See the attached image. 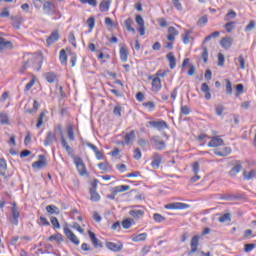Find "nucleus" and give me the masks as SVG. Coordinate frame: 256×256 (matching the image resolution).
Segmentation results:
<instances>
[{"instance_id":"1","label":"nucleus","mask_w":256,"mask_h":256,"mask_svg":"<svg viewBox=\"0 0 256 256\" xmlns=\"http://www.w3.org/2000/svg\"><path fill=\"white\" fill-rule=\"evenodd\" d=\"M43 66V54L39 52L28 53L23 56V62L19 68L20 73H25L27 69H33V71H41Z\"/></svg>"},{"instance_id":"2","label":"nucleus","mask_w":256,"mask_h":256,"mask_svg":"<svg viewBox=\"0 0 256 256\" xmlns=\"http://www.w3.org/2000/svg\"><path fill=\"white\" fill-rule=\"evenodd\" d=\"M54 131H58L60 134V142L62 147L65 149L68 155H73V148L69 146V143L67 142V139L65 138V135H63V126L61 124H58L55 128Z\"/></svg>"},{"instance_id":"3","label":"nucleus","mask_w":256,"mask_h":256,"mask_svg":"<svg viewBox=\"0 0 256 256\" xmlns=\"http://www.w3.org/2000/svg\"><path fill=\"white\" fill-rule=\"evenodd\" d=\"M74 165H76V169L81 177H85L87 175V166H85V162L79 156L73 157Z\"/></svg>"},{"instance_id":"4","label":"nucleus","mask_w":256,"mask_h":256,"mask_svg":"<svg viewBox=\"0 0 256 256\" xmlns=\"http://www.w3.org/2000/svg\"><path fill=\"white\" fill-rule=\"evenodd\" d=\"M148 80L151 82V91L152 93H159L161 89H163V84L161 83V78H157L156 76L150 75L148 76Z\"/></svg>"},{"instance_id":"5","label":"nucleus","mask_w":256,"mask_h":256,"mask_svg":"<svg viewBox=\"0 0 256 256\" xmlns=\"http://www.w3.org/2000/svg\"><path fill=\"white\" fill-rule=\"evenodd\" d=\"M164 208L170 211H183L185 209H189V204L182 203V202H173V203L166 204Z\"/></svg>"},{"instance_id":"6","label":"nucleus","mask_w":256,"mask_h":256,"mask_svg":"<svg viewBox=\"0 0 256 256\" xmlns=\"http://www.w3.org/2000/svg\"><path fill=\"white\" fill-rule=\"evenodd\" d=\"M11 213H12V225H19V218L21 217V212H19V207L17 206V203H12L11 207Z\"/></svg>"},{"instance_id":"7","label":"nucleus","mask_w":256,"mask_h":256,"mask_svg":"<svg viewBox=\"0 0 256 256\" xmlns=\"http://www.w3.org/2000/svg\"><path fill=\"white\" fill-rule=\"evenodd\" d=\"M64 235L67 237V239H69L71 243H73V245L78 246L81 243L77 235H75V233H73L69 227H64Z\"/></svg>"},{"instance_id":"8","label":"nucleus","mask_w":256,"mask_h":256,"mask_svg":"<svg viewBox=\"0 0 256 256\" xmlns=\"http://www.w3.org/2000/svg\"><path fill=\"white\" fill-rule=\"evenodd\" d=\"M106 249H109L113 253H119V251H123V242H106Z\"/></svg>"},{"instance_id":"9","label":"nucleus","mask_w":256,"mask_h":256,"mask_svg":"<svg viewBox=\"0 0 256 256\" xmlns=\"http://www.w3.org/2000/svg\"><path fill=\"white\" fill-rule=\"evenodd\" d=\"M60 39H61V34L59 33V30H55L46 39V43L48 46H51V45L57 43V41H59Z\"/></svg>"},{"instance_id":"10","label":"nucleus","mask_w":256,"mask_h":256,"mask_svg":"<svg viewBox=\"0 0 256 256\" xmlns=\"http://www.w3.org/2000/svg\"><path fill=\"white\" fill-rule=\"evenodd\" d=\"M199 239H201V237L199 235H195L192 237V239L190 241L191 249L188 252V255H193V253H197V249L199 247Z\"/></svg>"},{"instance_id":"11","label":"nucleus","mask_w":256,"mask_h":256,"mask_svg":"<svg viewBox=\"0 0 256 256\" xmlns=\"http://www.w3.org/2000/svg\"><path fill=\"white\" fill-rule=\"evenodd\" d=\"M177 37H179V30L173 26L168 27L166 36L167 41H175Z\"/></svg>"},{"instance_id":"12","label":"nucleus","mask_w":256,"mask_h":256,"mask_svg":"<svg viewBox=\"0 0 256 256\" xmlns=\"http://www.w3.org/2000/svg\"><path fill=\"white\" fill-rule=\"evenodd\" d=\"M86 145H87V147L92 149V151H94L95 157L98 161H103V159L105 157L103 154V151L99 150V148H97V146H95V144H92L91 142H87Z\"/></svg>"},{"instance_id":"13","label":"nucleus","mask_w":256,"mask_h":256,"mask_svg":"<svg viewBox=\"0 0 256 256\" xmlns=\"http://www.w3.org/2000/svg\"><path fill=\"white\" fill-rule=\"evenodd\" d=\"M233 46V37L231 36H226L221 38L220 40V47H222V49H231V47Z\"/></svg>"},{"instance_id":"14","label":"nucleus","mask_w":256,"mask_h":256,"mask_svg":"<svg viewBox=\"0 0 256 256\" xmlns=\"http://www.w3.org/2000/svg\"><path fill=\"white\" fill-rule=\"evenodd\" d=\"M210 143H208V147H221L225 145V141L221 139V136L210 137Z\"/></svg>"},{"instance_id":"15","label":"nucleus","mask_w":256,"mask_h":256,"mask_svg":"<svg viewBox=\"0 0 256 256\" xmlns=\"http://www.w3.org/2000/svg\"><path fill=\"white\" fill-rule=\"evenodd\" d=\"M162 161H163V158L160 156V154L155 152L152 156V162H151L152 169H159V167H161Z\"/></svg>"},{"instance_id":"16","label":"nucleus","mask_w":256,"mask_h":256,"mask_svg":"<svg viewBox=\"0 0 256 256\" xmlns=\"http://www.w3.org/2000/svg\"><path fill=\"white\" fill-rule=\"evenodd\" d=\"M149 125L151 127H154L155 129H158V131H163V129H167L169 125H167V122L164 120H158V121H150Z\"/></svg>"},{"instance_id":"17","label":"nucleus","mask_w":256,"mask_h":256,"mask_svg":"<svg viewBox=\"0 0 256 256\" xmlns=\"http://www.w3.org/2000/svg\"><path fill=\"white\" fill-rule=\"evenodd\" d=\"M135 21L137 25L139 26L138 31L141 36L145 35V20H143V17L141 15H136Z\"/></svg>"},{"instance_id":"18","label":"nucleus","mask_w":256,"mask_h":256,"mask_svg":"<svg viewBox=\"0 0 256 256\" xmlns=\"http://www.w3.org/2000/svg\"><path fill=\"white\" fill-rule=\"evenodd\" d=\"M201 92L204 95V98L206 99V101H211V87H209V84L207 83H202L201 84Z\"/></svg>"},{"instance_id":"19","label":"nucleus","mask_w":256,"mask_h":256,"mask_svg":"<svg viewBox=\"0 0 256 256\" xmlns=\"http://www.w3.org/2000/svg\"><path fill=\"white\" fill-rule=\"evenodd\" d=\"M39 157L40 159L38 161L32 163L33 169H43L44 167H47V160H45V156L40 155Z\"/></svg>"},{"instance_id":"20","label":"nucleus","mask_w":256,"mask_h":256,"mask_svg":"<svg viewBox=\"0 0 256 256\" xmlns=\"http://www.w3.org/2000/svg\"><path fill=\"white\" fill-rule=\"evenodd\" d=\"M241 169H243V165L241 164V161H236V164L229 171L230 177H237V175L241 173Z\"/></svg>"},{"instance_id":"21","label":"nucleus","mask_w":256,"mask_h":256,"mask_svg":"<svg viewBox=\"0 0 256 256\" xmlns=\"http://www.w3.org/2000/svg\"><path fill=\"white\" fill-rule=\"evenodd\" d=\"M66 133L69 141H75V124L73 123L67 124Z\"/></svg>"},{"instance_id":"22","label":"nucleus","mask_w":256,"mask_h":256,"mask_svg":"<svg viewBox=\"0 0 256 256\" xmlns=\"http://www.w3.org/2000/svg\"><path fill=\"white\" fill-rule=\"evenodd\" d=\"M151 141L154 142L156 151H163L167 148L165 141H159L157 136L152 137Z\"/></svg>"},{"instance_id":"23","label":"nucleus","mask_w":256,"mask_h":256,"mask_svg":"<svg viewBox=\"0 0 256 256\" xmlns=\"http://www.w3.org/2000/svg\"><path fill=\"white\" fill-rule=\"evenodd\" d=\"M54 141H57V136L52 131L48 132L46 134V138L44 140V146L49 147L51 143H54Z\"/></svg>"},{"instance_id":"24","label":"nucleus","mask_w":256,"mask_h":256,"mask_svg":"<svg viewBox=\"0 0 256 256\" xmlns=\"http://www.w3.org/2000/svg\"><path fill=\"white\" fill-rule=\"evenodd\" d=\"M125 145H131L135 141V130L126 133L123 136Z\"/></svg>"},{"instance_id":"25","label":"nucleus","mask_w":256,"mask_h":256,"mask_svg":"<svg viewBox=\"0 0 256 256\" xmlns=\"http://www.w3.org/2000/svg\"><path fill=\"white\" fill-rule=\"evenodd\" d=\"M166 59L169 62L170 69H175L177 67V58H175V54L170 52L166 55Z\"/></svg>"},{"instance_id":"26","label":"nucleus","mask_w":256,"mask_h":256,"mask_svg":"<svg viewBox=\"0 0 256 256\" xmlns=\"http://www.w3.org/2000/svg\"><path fill=\"white\" fill-rule=\"evenodd\" d=\"M129 189H131V186H129V185L115 186L112 189V195H118V193H125V191H129Z\"/></svg>"},{"instance_id":"27","label":"nucleus","mask_w":256,"mask_h":256,"mask_svg":"<svg viewBox=\"0 0 256 256\" xmlns=\"http://www.w3.org/2000/svg\"><path fill=\"white\" fill-rule=\"evenodd\" d=\"M193 33V30H185L184 34L182 35V41L184 45H189L191 41H193V37H191V34Z\"/></svg>"},{"instance_id":"28","label":"nucleus","mask_w":256,"mask_h":256,"mask_svg":"<svg viewBox=\"0 0 256 256\" xmlns=\"http://www.w3.org/2000/svg\"><path fill=\"white\" fill-rule=\"evenodd\" d=\"M111 1L112 0H102V2L99 5V10L101 13H107L109 9L111 8Z\"/></svg>"},{"instance_id":"29","label":"nucleus","mask_w":256,"mask_h":256,"mask_svg":"<svg viewBox=\"0 0 256 256\" xmlns=\"http://www.w3.org/2000/svg\"><path fill=\"white\" fill-rule=\"evenodd\" d=\"M120 59L122 63H127L129 59V50L126 47L120 48Z\"/></svg>"},{"instance_id":"30","label":"nucleus","mask_w":256,"mask_h":256,"mask_svg":"<svg viewBox=\"0 0 256 256\" xmlns=\"http://www.w3.org/2000/svg\"><path fill=\"white\" fill-rule=\"evenodd\" d=\"M13 43L11 41L5 40V38L0 37V50L3 51V49H12Z\"/></svg>"},{"instance_id":"31","label":"nucleus","mask_w":256,"mask_h":256,"mask_svg":"<svg viewBox=\"0 0 256 256\" xmlns=\"http://www.w3.org/2000/svg\"><path fill=\"white\" fill-rule=\"evenodd\" d=\"M215 155H218V157H227V155H231V148L224 147L221 150H216Z\"/></svg>"},{"instance_id":"32","label":"nucleus","mask_w":256,"mask_h":256,"mask_svg":"<svg viewBox=\"0 0 256 256\" xmlns=\"http://www.w3.org/2000/svg\"><path fill=\"white\" fill-rule=\"evenodd\" d=\"M129 215L134 219H141L145 216V210H130Z\"/></svg>"},{"instance_id":"33","label":"nucleus","mask_w":256,"mask_h":256,"mask_svg":"<svg viewBox=\"0 0 256 256\" xmlns=\"http://www.w3.org/2000/svg\"><path fill=\"white\" fill-rule=\"evenodd\" d=\"M256 176V171L255 170H244L243 172V179L245 181H251V179H254V177Z\"/></svg>"},{"instance_id":"34","label":"nucleus","mask_w":256,"mask_h":256,"mask_svg":"<svg viewBox=\"0 0 256 256\" xmlns=\"http://www.w3.org/2000/svg\"><path fill=\"white\" fill-rule=\"evenodd\" d=\"M48 241H50V242L55 241L59 245V244L63 243V235L61 233L51 235L50 237H48Z\"/></svg>"},{"instance_id":"35","label":"nucleus","mask_w":256,"mask_h":256,"mask_svg":"<svg viewBox=\"0 0 256 256\" xmlns=\"http://www.w3.org/2000/svg\"><path fill=\"white\" fill-rule=\"evenodd\" d=\"M88 235L94 247H101V242L99 241V239H97V236L95 235V233L88 231Z\"/></svg>"},{"instance_id":"36","label":"nucleus","mask_w":256,"mask_h":256,"mask_svg":"<svg viewBox=\"0 0 256 256\" xmlns=\"http://www.w3.org/2000/svg\"><path fill=\"white\" fill-rule=\"evenodd\" d=\"M0 175H2V177L7 175V161L3 158H0Z\"/></svg>"},{"instance_id":"37","label":"nucleus","mask_w":256,"mask_h":256,"mask_svg":"<svg viewBox=\"0 0 256 256\" xmlns=\"http://www.w3.org/2000/svg\"><path fill=\"white\" fill-rule=\"evenodd\" d=\"M89 193H90V201H93L94 203L101 201V195H99L97 190H89Z\"/></svg>"},{"instance_id":"38","label":"nucleus","mask_w":256,"mask_h":256,"mask_svg":"<svg viewBox=\"0 0 256 256\" xmlns=\"http://www.w3.org/2000/svg\"><path fill=\"white\" fill-rule=\"evenodd\" d=\"M98 169H100V171H103L104 173H107L109 171H111V164H109V162H102L98 164Z\"/></svg>"},{"instance_id":"39","label":"nucleus","mask_w":256,"mask_h":256,"mask_svg":"<svg viewBox=\"0 0 256 256\" xmlns=\"http://www.w3.org/2000/svg\"><path fill=\"white\" fill-rule=\"evenodd\" d=\"M46 211L50 215H59L60 211L59 208L55 205H48L46 206Z\"/></svg>"},{"instance_id":"40","label":"nucleus","mask_w":256,"mask_h":256,"mask_svg":"<svg viewBox=\"0 0 256 256\" xmlns=\"http://www.w3.org/2000/svg\"><path fill=\"white\" fill-rule=\"evenodd\" d=\"M235 25H237L235 21L224 24V29H226V33H233V31H235Z\"/></svg>"},{"instance_id":"41","label":"nucleus","mask_w":256,"mask_h":256,"mask_svg":"<svg viewBox=\"0 0 256 256\" xmlns=\"http://www.w3.org/2000/svg\"><path fill=\"white\" fill-rule=\"evenodd\" d=\"M35 83H37V77L35 75H32V79L30 80V82H28L24 88V91H31V89L33 88V85H35Z\"/></svg>"},{"instance_id":"42","label":"nucleus","mask_w":256,"mask_h":256,"mask_svg":"<svg viewBox=\"0 0 256 256\" xmlns=\"http://www.w3.org/2000/svg\"><path fill=\"white\" fill-rule=\"evenodd\" d=\"M125 27L127 31H130L131 33H135V28H133V20L131 18H127L124 22Z\"/></svg>"},{"instance_id":"43","label":"nucleus","mask_w":256,"mask_h":256,"mask_svg":"<svg viewBox=\"0 0 256 256\" xmlns=\"http://www.w3.org/2000/svg\"><path fill=\"white\" fill-rule=\"evenodd\" d=\"M59 59L61 65H67V52L65 51V49L60 50Z\"/></svg>"},{"instance_id":"44","label":"nucleus","mask_w":256,"mask_h":256,"mask_svg":"<svg viewBox=\"0 0 256 256\" xmlns=\"http://www.w3.org/2000/svg\"><path fill=\"white\" fill-rule=\"evenodd\" d=\"M142 107H144V109H147V111L149 112L155 111V102L153 101L144 102L142 104Z\"/></svg>"},{"instance_id":"45","label":"nucleus","mask_w":256,"mask_h":256,"mask_svg":"<svg viewBox=\"0 0 256 256\" xmlns=\"http://www.w3.org/2000/svg\"><path fill=\"white\" fill-rule=\"evenodd\" d=\"M69 44L77 48V39L75 38V32H70L68 35Z\"/></svg>"},{"instance_id":"46","label":"nucleus","mask_w":256,"mask_h":256,"mask_svg":"<svg viewBox=\"0 0 256 256\" xmlns=\"http://www.w3.org/2000/svg\"><path fill=\"white\" fill-rule=\"evenodd\" d=\"M147 239V233H141L132 238L134 243H139V241H145Z\"/></svg>"},{"instance_id":"47","label":"nucleus","mask_w":256,"mask_h":256,"mask_svg":"<svg viewBox=\"0 0 256 256\" xmlns=\"http://www.w3.org/2000/svg\"><path fill=\"white\" fill-rule=\"evenodd\" d=\"M45 79L48 83H55V79H57V75L53 72H48L45 75Z\"/></svg>"},{"instance_id":"48","label":"nucleus","mask_w":256,"mask_h":256,"mask_svg":"<svg viewBox=\"0 0 256 256\" xmlns=\"http://www.w3.org/2000/svg\"><path fill=\"white\" fill-rule=\"evenodd\" d=\"M132 225H133V219L126 218L122 221L123 229H131Z\"/></svg>"},{"instance_id":"49","label":"nucleus","mask_w":256,"mask_h":256,"mask_svg":"<svg viewBox=\"0 0 256 256\" xmlns=\"http://www.w3.org/2000/svg\"><path fill=\"white\" fill-rule=\"evenodd\" d=\"M46 114H47V111H43L40 113L37 124H36L37 129H41V125H43V119H45Z\"/></svg>"},{"instance_id":"50","label":"nucleus","mask_w":256,"mask_h":256,"mask_svg":"<svg viewBox=\"0 0 256 256\" xmlns=\"http://www.w3.org/2000/svg\"><path fill=\"white\" fill-rule=\"evenodd\" d=\"M44 11H53L55 9V4L51 1H46L43 4Z\"/></svg>"},{"instance_id":"51","label":"nucleus","mask_w":256,"mask_h":256,"mask_svg":"<svg viewBox=\"0 0 256 256\" xmlns=\"http://www.w3.org/2000/svg\"><path fill=\"white\" fill-rule=\"evenodd\" d=\"M0 123H1V125H9V115L1 112L0 113Z\"/></svg>"},{"instance_id":"52","label":"nucleus","mask_w":256,"mask_h":256,"mask_svg":"<svg viewBox=\"0 0 256 256\" xmlns=\"http://www.w3.org/2000/svg\"><path fill=\"white\" fill-rule=\"evenodd\" d=\"M37 111H39V102H37V100H34L32 109L25 110V112L29 114L37 113Z\"/></svg>"},{"instance_id":"53","label":"nucleus","mask_w":256,"mask_h":256,"mask_svg":"<svg viewBox=\"0 0 256 256\" xmlns=\"http://www.w3.org/2000/svg\"><path fill=\"white\" fill-rule=\"evenodd\" d=\"M220 35H221V32L215 31V32L211 33L210 35L206 36L203 43H207V42L211 41L213 38L219 37Z\"/></svg>"},{"instance_id":"54","label":"nucleus","mask_w":256,"mask_h":256,"mask_svg":"<svg viewBox=\"0 0 256 256\" xmlns=\"http://www.w3.org/2000/svg\"><path fill=\"white\" fill-rule=\"evenodd\" d=\"M50 222L54 229H61V224L59 223L57 217H51Z\"/></svg>"},{"instance_id":"55","label":"nucleus","mask_w":256,"mask_h":256,"mask_svg":"<svg viewBox=\"0 0 256 256\" xmlns=\"http://www.w3.org/2000/svg\"><path fill=\"white\" fill-rule=\"evenodd\" d=\"M167 75H169V69L167 70H158L154 76H156L158 79L163 78V77H167Z\"/></svg>"},{"instance_id":"56","label":"nucleus","mask_w":256,"mask_h":256,"mask_svg":"<svg viewBox=\"0 0 256 256\" xmlns=\"http://www.w3.org/2000/svg\"><path fill=\"white\" fill-rule=\"evenodd\" d=\"M226 83V93L227 95H231L233 93V85L231 84V80L225 79Z\"/></svg>"},{"instance_id":"57","label":"nucleus","mask_w":256,"mask_h":256,"mask_svg":"<svg viewBox=\"0 0 256 256\" xmlns=\"http://www.w3.org/2000/svg\"><path fill=\"white\" fill-rule=\"evenodd\" d=\"M79 2L82 5H90V7H96L97 6V0H79Z\"/></svg>"},{"instance_id":"58","label":"nucleus","mask_w":256,"mask_h":256,"mask_svg":"<svg viewBox=\"0 0 256 256\" xmlns=\"http://www.w3.org/2000/svg\"><path fill=\"white\" fill-rule=\"evenodd\" d=\"M201 57H202L204 63H207V61H209V50L207 49V47L203 48Z\"/></svg>"},{"instance_id":"59","label":"nucleus","mask_w":256,"mask_h":256,"mask_svg":"<svg viewBox=\"0 0 256 256\" xmlns=\"http://www.w3.org/2000/svg\"><path fill=\"white\" fill-rule=\"evenodd\" d=\"M235 17H237V13L233 10H230L225 16V21H231V19H235Z\"/></svg>"},{"instance_id":"60","label":"nucleus","mask_w":256,"mask_h":256,"mask_svg":"<svg viewBox=\"0 0 256 256\" xmlns=\"http://www.w3.org/2000/svg\"><path fill=\"white\" fill-rule=\"evenodd\" d=\"M153 219L156 223H163V221H165V217L159 213H155Z\"/></svg>"},{"instance_id":"61","label":"nucleus","mask_w":256,"mask_h":256,"mask_svg":"<svg viewBox=\"0 0 256 256\" xmlns=\"http://www.w3.org/2000/svg\"><path fill=\"white\" fill-rule=\"evenodd\" d=\"M208 21L209 18H207V15H204L198 20L197 25H199V27H203V25H207Z\"/></svg>"},{"instance_id":"62","label":"nucleus","mask_w":256,"mask_h":256,"mask_svg":"<svg viewBox=\"0 0 256 256\" xmlns=\"http://www.w3.org/2000/svg\"><path fill=\"white\" fill-rule=\"evenodd\" d=\"M226 221H231V214L226 213L219 218L220 223H226Z\"/></svg>"},{"instance_id":"63","label":"nucleus","mask_w":256,"mask_h":256,"mask_svg":"<svg viewBox=\"0 0 256 256\" xmlns=\"http://www.w3.org/2000/svg\"><path fill=\"white\" fill-rule=\"evenodd\" d=\"M180 113L182 115H189L191 113V108L187 105L181 106Z\"/></svg>"},{"instance_id":"64","label":"nucleus","mask_w":256,"mask_h":256,"mask_svg":"<svg viewBox=\"0 0 256 256\" xmlns=\"http://www.w3.org/2000/svg\"><path fill=\"white\" fill-rule=\"evenodd\" d=\"M133 157L136 161H139L141 159V157H143V154L141 153V149H139V148L134 149Z\"/></svg>"}]
</instances>
